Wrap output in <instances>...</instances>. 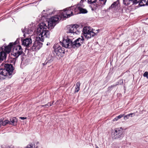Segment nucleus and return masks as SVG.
<instances>
[{"label": "nucleus", "instance_id": "obj_24", "mask_svg": "<svg viewBox=\"0 0 148 148\" xmlns=\"http://www.w3.org/2000/svg\"><path fill=\"white\" fill-rule=\"evenodd\" d=\"M124 114H121L117 116L114 119H113V121H118L119 119L123 117Z\"/></svg>", "mask_w": 148, "mask_h": 148}, {"label": "nucleus", "instance_id": "obj_7", "mask_svg": "<svg viewBox=\"0 0 148 148\" xmlns=\"http://www.w3.org/2000/svg\"><path fill=\"white\" fill-rule=\"evenodd\" d=\"M54 49L53 53L59 57H62L64 56L65 53V50L62 48L59 44H55L53 47Z\"/></svg>", "mask_w": 148, "mask_h": 148}, {"label": "nucleus", "instance_id": "obj_14", "mask_svg": "<svg viewBox=\"0 0 148 148\" xmlns=\"http://www.w3.org/2000/svg\"><path fill=\"white\" fill-rule=\"evenodd\" d=\"M58 12V11L56 12L55 11H54L53 10H47L46 11L45 10H44L43 12H42L43 14H46V15H43V16H48V14H57Z\"/></svg>", "mask_w": 148, "mask_h": 148}, {"label": "nucleus", "instance_id": "obj_12", "mask_svg": "<svg viewBox=\"0 0 148 148\" xmlns=\"http://www.w3.org/2000/svg\"><path fill=\"white\" fill-rule=\"evenodd\" d=\"M8 75L7 71L4 69H0V79L3 80L5 79Z\"/></svg>", "mask_w": 148, "mask_h": 148}, {"label": "nucleus", "instance_id": "obj_21", "mask_svg": "<svg viewBox=\"0 0 148 148\" xmlns=\"http://www.w3.org/2000/svg\"><path fill=\"white\" fill-rule=\"evenodd\" d=\"M77 9L79 10L80 13H86L87 12V11L86 9L83 8V7H79V8Z\"/></svg>", "mask_w": 148, "mask_h": 148}, {"label": "nucleus", "instance_id": "obj_32", "mask_svg": "<svg viewBox=\"0 0 148 148\" xmlns=\"http://www.w3.org/2000/svg\"><path fill=\"white\" fill-rule=\"evenodd\" d=\"M26 148H31V147L30 146H27Z\"/></svg>", "mask_w": 148, "mask_h": 148}, {"label": "nucleus", "instance_id": "obj_38", "mask_svg": "<svg viewBox=\"0 0 148 148\" xmlns=\"http://www.w3.org/2000/svg\"><path fill=\"white\" fill-rule=\"evenodd\" d=\"M1 0H0V1H1Z\"/></svg>", "mask_w": 148, "mask_h": 148}, {"label": "nucleus", "instance_id": "obj_30", "mask_svg": "<svg viewBox=\"0 0 148 148\" xmlns=\"http://www.w3.org/2000/svg\"><path fill=\"white\" fill-rule=\"evenodd\" d=\"M19 118L20 119H22V120H24V119H26V117H20Z\"/></svg>", "mask_w": 148, "mask_h": 148}, {"label": "nucleus", "instance_id": "obj_28", "mask_svg": "<svg viewBox=\"0 0 148 148\" xmlns=\"http://www.w3.org/2000/svg\"><path fill=\"white\" fill-rule=\"evenodd\" d=\"M48 107V105L47 104H45V105H42L41 106V107Z\"/></svg>", "mask_w": 148, "mask_h": 148}, {"label": "nucleus", "instance_id": "obj_22", "mask_svg": "<svg viewBox=\"0 0 148 148\" xmlns=\"http://www.w3.org/2000/svg\"><path fill=\"white\" fill-rule=\"evenodd\" d=\"M80 83L79 82H77L75 85V92H78L80 89Z\"/></svg>", "mask_w": 148, "mask_h": 148}, {"label": "nucleus", "instance_id": "obj_26", "mask_svg": "<svg viewBox=\"0 0 148 148\" xmlns=\"http://www.w3.org/2000/svg\"><path fill=\"white\" fill-rule=\"evenodd\" d=\"M9 122V121L8 120H6L4 121H2V126H5Z\"/></svg>", "mask_w": 148, "mask_h": 148}, {"label": "nucleus", "instance_id": "obj_15", "mask_svg": "<svg viewBox=\"0 0 148 148\" xmlns=\"http://www.w3.org/2000/svg\"><path fill=\"white\" fill-rule=\"evenodd\" d=\"M137 4L139 3L140 6H144L148 5V0H137Z\"/></svg>", "mask_w": 148, "mask_h": 148}, {"label": "nucleus", "instance_id": "obj_37", "mask_svg": "<svg viewBox=\"0 0 148 148\" xmlns=\"http://www.w3.org/2000/svg\"><path fill=\"white\" fill-rule=\"evenodd\" d=\"M132 115H130V116H131V117H132Z\"/></svg>", "mask_w": 148, "mask_h": 148}, {"label": "nucleus", "instance_id": "obj_29", "mask_svg": "<svg viewBox=\"0 0 148 148\" xmlns=\"http://www.w3.org/2000/svg\"><path fill=\"white\" fill-rule=\"evenodd\" d=\"M2 120H0V127H1V126H2Z\"/></svg>", "mask_w": 148, "mask_h": 148}, {"label": "nucleus", "instance_id": "obj_33", "mask_svg": "<svg viewBox=\"0 0 148 148\" xmlns=\"http://www.w3.org/2000/svg\"><path fill=\"white\" fill-rule=\"evenodd\" d=\"M96 148H99L96 145H95Z\"/></svg>", "mask_w": 148, "mask_h": 148}, {"label": "nucleus", "instance_id": "obj_35", "mask_svg": "<svg viewBox=\"0 0 148 148\" xmlns=\"http://www.w3.org/2000/svg\"><path fill=\"white\" fill-rule=\"evenodd\" d=\"M10 148H14L13 146H10Z\"/></svg>", "mask_w": 148, "mask_h": 148}, {"label": "nucleus", "instance_id": "obj_11", "mask_svg": "<svg viewBox=\"0 0 148 148\" xmlns=\"http://www.w3.org/2000/svg\"><path fill=\"white\" fill-rule=\"evenodd\" d=\"M32 43V40L30 38H26L22 41V45L27 47L31 46Z\"/></svg>", "mask_w": 148, "mask_h": 148}, {"label": "nucleus", "instance_id": "obj_25", "mask_svg": "<svg viewBox=\"0 0 148 148\" xmlns=\"http://www.w3.org/2000/svg\"><path fill=\"white\" fill-rule=\"evenodd\" d=\"M133 114H134V113H132L125 116L124 117V119L126 120L127 119H128L129 118V117L130 116V115H133Z\"/></svg>", "mask_w": 148, "mask_h": 148}, {"label": "nucleus", "instance_id": "obj_8", "mask_svg": "<svg viewBox=\"0 0 148 148\" xmlns=\"http://www.w3.org/2000/svg\"><path fill=\"white\" fill-rule=\"evenodd\" d=\"M23 53V49L20 45H17L14 47L13 49L11 54L16 58L21 55Z\"/></svg>", "mask_w": 148, "mask_h": 148}, {"label": "nucleus", "instance_id": "obj_34", "mask_svg": "<svg viewBox=\"0 0 148 148\" xmlns=\"http://www.w3.org/2000/svg\"><path fill=\"white\" fill-rule=\"evenodd\" d=\"M5 148H10V147L8 146V147H6Z\"/></svg>", "mask_w": 148, "mask_h": 148}, {"label": "nucleus", "instance_id": "obj_5", "mask_svg": "<svg viewBox=\"0 0 148 148\" xmlns=\"http://www.w3.org/2000/svg\"><path fill=\"white\" fill-rule=\"evenodd\" d=\"M13 45L12 43H10L8 46H3L0 48V61H2L6 58V53H9Z\"/></svg>", "mask_w": 148, "mask_h": 148}, {"label": "nucleus", "instance_id": "obj_18", "mask_svg": "<svg viewBox=\"0 0 148 148\" xmlns=\"http://www.w3.org/2000/svg\"><path fill=\"white\" fill-rule=\"evenodd\" d=\"M86 1V0H84ZM100 1L103 2V4H105L106 1V0H99ZM97 0H87L88 3L89 4H91L93 3H96Z\"/></svg>", "mask_w": 148, "mask_h": 148}, {"label": "nucleus", "instance_id": "obj_9", "mask_svg": "<svg viewBox=\"0 0 148 148\" xmlns=\"http://www.w3.org/2000/svg\"><path fill=\"white\" fill-rule=\"evenodd\" d=\"M123 129L121 127L116 129L112 133V136L114 139L120 138L123 134Z\"/></svg>", "mask_w": 148, "mask_h": 148}, {"label": "nucleus", "instance_id": "obj_4", "mask_svg": "<svg viewBox=\"0 0 148 148\" xmlns=\"http://www.w3.org/2000/svg\"><path fill=\"white\" fill-rule=\"evenodd\" d=\"M99 31V29H98L96 30L97 32H94L93 29L88 26L85 27L83 29V35L87 39L90 38L92 37L97 35Z\"/></svg>", "mask_w": 148, "mask_h": 148}, {"label": "nucleus", "instance_id": "obj_36", "mask_svg": "<svg viewBox=\"0 0 148 148\" xmlns=\"http://www.w3.org/2000/svg\"><path fill=\"white\" fill-rule=\"evenodd\" d=\"M115 86V85H113V86H111V87H114V86Z\"/></svg>", "mask_w": 148, "mask_h": 148}, {"label": "nucleus", "instance_id": "obj_13", "mask_svg": "<svg viewBox=\"0 0 148 148\" xmlns=\"http://www.w3.org/2000/svg\"><path fill=\"white\" fill-rule=\"evenodd\" d=\"M8 75L7 71L4 69H0V79L3 80L5 79Z\"/></svg>", "mask_w": 148, "mask_h": 148}, {"label": "nucleus", "instance_id": "obj_16", "mask_svg": "<svg viewBox=\"0 0 148 148\" xmlns=\"http://www.w3.org/2000/svg\"><path fill=\"white\" fill-rule=\"evenodd\" d=\"M137 0H123V3L126 5H129L130 3L132 2L133 4H137Z\"/></svg>", "mask_w": 148, "mask_h": 148}, {"label": "nucleus", "instance_id": "obj_2", "mask_svg": "<svg viewBox=\"0 0 148 148\" xmlns=\"http://www.w3.org/2000/svg\"><path fill=\"white\" fill-rule=\"evenodd\" d=\"M59 12L60 13L59 15H56L52 16L47 21L49 29H52L53 27L61 18H69L73 15L70 8L64 9L63 12L61 11Z\"/></svg>", "mask_w": 148, "mask_h": 148}, {"label": "nucleus", "instance_id": "obj_23", "mask_svg": "<svg viewBox=\"0 0 148 148\" xmlns=\"http://www.w3.org/2000/svg\"><path fill=\"white\" fill-rule=\"evenodd\" d=\"M119 4V1L117 0L113 3L110 7V8H112L116 7Z\"/></svg>", "mask_w": 148, "mask_h": 148}, {"label": "nucleus", "instance_id": "obj_27", "mask_svg": "<svg viewBox=\"0 0 148 148\" xmlns=\"http://www.w3.org/2000/svg\"><path fill=\"white\" fill-rule=\"evenodd\" d=\"M143 76L146 77L148 79V72H145L143 74Z\"/></svg>", "mask_w": 148, "mask_h": 148}, {"label": "nucleus", "instance_id": "obj_3", "mask_svg": "<svg viewBox=\"0 0 148 148\" xmlns=\"http://www.w3.org/2000/svg\"><path fill=\"white\" fill-rule=\"evenodd\" d=\"M84 39L82 36H81L74 42H73L71 39L66 37L65 38H63L61 44L63 47L65 48H69L71 47L73 48H75L80 46L84 42Z\"/></svg>", "mask_w": 148, "mask_h": 148}, {"label": "nucleus", "instance_id": "obj_19", "mask_svg": "<svg viewBox=\"0 0 148 148\" xmlns=\"http://www.w3.org/2000/svg\"><path fill=\"white\" fill-rule=\"evenodd\" d=\"M10 122H9L10 124L14 125V124L17 122V119L16 117H13L11 118L10 119Z\"/></svg>", "mask_w": 148, "mask_h": 148}, {"label": "nucleus", "instance_id": "obj_31", "mask_svg": "<svg viewBox=\"0 0 148 148\" xmlns=\"http://www.w3.org/2000/svg\"><path fill=\"white\" fill-rule=\"evenodd\" d=\"M47 104L48 105V107H49V106H51V103H47Z\"/></svg>", "mask_w": 148, "mask_h": 148}, {"label": "nucleus", "instance_id": "obj_10", "mask_svg": "<svg viewBox=\"0 0 148 148\" xmlns=\"http://www.w3.org/2000/svg\"><path fill=\"white\" fill-rule=\"evenodd\" d=\"M4 69L7 71L9 75H11L14 70V68L12 65L9 64H6L5 66Z\"/></svg>", "mask_w": 148, "mask_h": 148}, {"label": "nucleus", "instance_id": "obj_1", "mask_svg": "<svg viewBox=\"0 0 148 148\" xmlns=\"http://www.w3.org/2000/svg\"><path fill=\"white\" fill-rule=\"evenodd\" d=\"M47 26L44 22L40 24L39 27L37 28L36 31V40L33 43L32 49L33 51L39 49L42 47V43L39 42H43L45 38L50 37L49 32L47 30Z\"/></svg>", "mask_w": 148, "mask_h": 148}, {"label": "nucleus", "instance_id": "obj_6", "mask_svg": "<svg viewBox=\"0 0 148 148\" xmlns=\"http://www.w3.org/2000/svg\"><path fill=\"white\" fill-rule=\"evenodd\" d=\"M79 26L75 24L71 25L68 27L67 33L69 34V36L73 37L75 34H78L80 33V31L79 30Z\"/></svg>", "mask_w": 148, "mask_h": 148}, {"label": "nucleus", "instance_id": "obj_17", "mask_svg": "<svg viewBox=\"0 0 148 148\" xmlns=\"http://www.w3.org/2000/svg\"><path fill=\"white\" fill-rule=\"evenodd\" d=\"M22 32L24 34L23 36L24 37L25 36V35L26 34H29L32 31L29 30H28V27H25L24 29H22Z\"/></svg>", "mask_w": 148, "mask_h": 148}, {"label": "nucleus", "instance_id": "obj_20", "mask_svg": "<svg viewBox=\"0 0 148 148\" xmlns=\"http://www.w3.org/2000/svg\"><path fill=\"white\" fill-rule=\"evenodd\" d=\"M84 1V0H81L77 6L76 8V7L74 8H75V11L77 10V9L79 8V7L80 8H82L84 7V5L82 3Z\"/></svg>", "mask_w": 148, "mask_h": 148}]
</instances>
